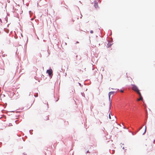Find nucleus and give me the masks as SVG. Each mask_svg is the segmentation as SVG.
I'll return each mask as SVG.
<instances>
[{
	"mask_svg": "<svg viewBox=\"0 0 155 155\" xmlns=\"http://www.w3.org/2000/svg\"><path fill=\"white\" fill-rule=\"evenodd\" d=\"M79 16H80V18H82V15L81 14H78V15H75L72 18V20L73 22H74L75 21H76L79 19L78 17Z\"/></svg>",
	"mask_w": 155,
	"mask_h": 155,
	"instance_id": "f257e3e1",
	"label": "nucleus"
},
{
	"mask_svg": "<svg viewBox=\"0 0 155 155\" xmlns=\"http://www.w3.org/2000/svg\"><path fill=\"white\" fill-rule=\"evenodd\" d=\"M120 91L122 93H123L124 92V91L123 90H121Z\"/></svg>",
	"mask_w": 155,
	"mask_h": 155,
	"instance_id": "1a4fd4ad",
	"label": "nucleus"
},
{
	"mask_svg": "<svg viewBox=\"0 0 155 155\" xmlns=\"http://www.w3.org/2000/svg\"><path fill=\"white\" fill-rule=\"evenodd\" d=\"M109 118H110V119H111V117H110V114H109Z\"/></svg>",
	"mask_w": 155,
	"mask_h": 155,
	"instance_id": "6e6552de",
	"label": "nucleus"
},
{
	"mask_svg": "<svg viewBox=\"0 0 155 155\" xmlns=\"http://www.w3.org/2000/svg\"><path fill=\"white\" fill-rule=\"evenodd\" d=\"M22 155H25V154H23Z\"/></svg>",
	"mask_w": 155,
	"mask_h": 155,
	"instance_id": "ddd939ff",
	"label": "nucleus"
},
{
	"mask_svg": "<svg viewBox=\"0 0 155 155\" xmlns=\"http://www.w3.org/2000/svg\"><path fill=\"white\" fill-rule=\"evenodd\" d=\"M76 43H79V42H77Z\"/></svg>",
	"mask_w": 155,
	"mask_h": 155,
	"instance_id": "f8f14e48",
	"label": "nucleus"
},
{
	"mask_svg": "<svg viewBox=\"0 0 155 155\" xmlns=\"http://www.w3.org/2000/svg\"><path fill=\"white\" fill-rule=\"evenodd\" d=\"M140 96V98L138 99L137 100V101H139L140 100H143V98L142 97V96H141V94L140 93V94H138Z\"/></svg>",
	"mask_w": 155,
	"mask_h": 155,
	"instance_id": "39448f33",
	"label": "nucleus"
},
{
	"mask_svg": "<svg viewBox=\"0 0 155 155\" xmlns=\"http://www.w3.org/2000/svg\"><path fill=\"white\" fill-rule=\"evenodd\" d=\"M114 94V92H113V91H111V92H109L108 95H109V98L110 99V95L111 94Z\"/></svg>",
	"mask_w": 155,
	"mask_h": 155,
	"instance_id": "423d86ee",
	"label": "nucleus"
},
{
	"mask_svg": "<svg viewBox=\"0 0 155 155\" xmlns=\"http://www.w3.org/2000/svg\"><path fill=\"white\" fill-rule=\"evenodd\" d=\"M90 32L91 34H93V31L92 30H91Z\"/></svg>",
	"mask_w": 155,
	"mask_h": 155,
	"instance_id": "0eeeda50",
	"label": "nucleus"
},
{
	"mask_svg": "<svg viewBox=\"0 0 155 155\" xmlns=\"http://www.w3.org/2000/svg\"><path fill=\"white\" fill-rule=\"evenodd\" d=\"M46 72L48 74L49 76H51L52 74V72L51 69L47 70V71Z\"/></svg>",
	"mask_w": 155,
	"mask_h": 155,
	"instance_id": "7ed1b4c3",
	"label": "nucleus"
},
{
	"mask_svg": "<svg viewBox=\"0 0 155 155\" xmlns=\"http://www.w3.org/2000/svg\"><path fill=\"white\" fill-rule=\"evenodd\" d=\"M124 128H125V127H124Z\"/></svg>",
	"mask_w": 155,
	"mask_h": 155,
	"instance_id": "2eb2a0df",
	"label": "nucleus"
},
{
	"mask_svg": "<svg viewBox=\"0 0 155 155\" xmlns=\"http://www.w3.org/2000/svg\"><path fill=\"white\" fill-rule=\"evenodd\" d=\"M94 7H95V8H98V5L97 4V1H96L95 2L94 1Z\"/></svg>",
	"mask_w": 155,
	"mask_h": 155,
	"instance_id": "20e7f679",
	"label": "nucleus"
},
{
	"mask_svg": "<svg viewBox=\"0 0 155 155\" xmlns=\"http://www.w3.org/2000/svg\"><path fill=\"white\" fill-rule=\"evenodd\" d=\"M146 126H145V130H146Z\"/></svg>",
	"mask_w": 155,
	"mask_h": 155,
	"instance_id": "9d476101",
	"label": "nucleus"
},
{
	"mask_svg": "<svg viewBox=\"0 0 155 155\" xmlns=\"http://www.w3.org/2000/svg\"><path fill=\"white\" fill-rule=\"evenodd\" d=\"M88 151H87V153H88Z\"/></svg>",
	"mask_w": 155,
	"mask_h": 155,
	"instance_id": "4468645a",
	"label": "nucleus"
},
{
	"mask_svg": "<svg viewBox=\"0 0 155 155\" xmlns=\"http://www.w3.org/2000/svg\"><path fill=\"white\" fill-rule=\"evenodd\" d=\"M132 89L133 90L135 91L138 94L140 93L137 87L134 85H133Z\"/></svg>",
	"mask_w": 155,
	"mask_h": 155,
	"instance_id": "f03ea898",
	"label": "nucleus"
},
{
	"mask_svg": "<svg viewBox=\"0 0 155 155\" xmlns=\"http://www.w3.org/2000/svg\"><path fill=\"white\" fill-rule=\"evenodd\" d=\"M5 54L3 55V57H4V56H5Z\"/></svg>",
	"mask_w": 155,
	"mask_h": 155,
	"instance_id": "9b49d317",
	"label": "nucleus"
}]
</instances>
